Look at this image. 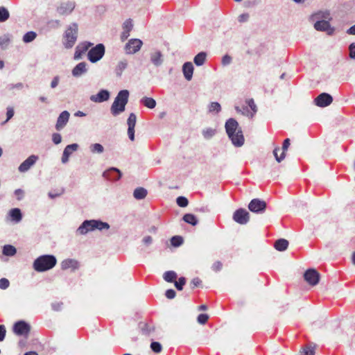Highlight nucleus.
<instances>
[{
  "label": "nucleus",
  "mask_w": 355,
  "mask_h": 355,
  "mask_svg": "<svg viewBox=\"0 0 355 355\" xmlns=\"http://www.w3.org/2000/svg\"><path fill=\"white\" fill-rule=\"evenodd\" d=\"M151 349L155 353H159L162 352V345L158 342H152L150 344Z\"/></svg>",
  "instance_id": "nucleus-43"
},
{
  "label": "nucleus",
  "mask_w": 355,
  "mask_h": 355,
  "mask_svg": "<svg viewBox=\"0 0 355 355\" xmlns=\"http://www.w3.org/2000/svg\"><path fill=\"white\" fill-rule=\"evenodd\" d=\"M349 57L352 59H355V43H352L349 47Z\"/></svg>",
  "instance_id": "nucleus-53"
},
{
  "label": "nucleus",
  "mask_w": 355,
  "mask_h": 355,
  "mask_svg": "<svg viewBox=\"0 0 355 355\" xmlns=\"http://www.w3.org/2000/svg\"><path fill=\"white\" fill-rule=\"evenodd\" d=\"M266 208V203L263 200L254 198L248 205V209L254 213H262Z\"/></svg>",
  "instance_id": "nucleus-10"
},
{
  "label": "nucleus",
  "mask_w": 355,
  "mask_h": 355,
  "mask_svg": "<svg viewBox=\"0 0 355 355\" xmlns=\"http://www.w3.org/2000/svg\"><path fill=\"white\" fill-rule=\"evenodd\" d=\"M58 83H59V77L58 76L54 77L53 80L51 81V87L52 88L56 87L57 85H58Z\"/></svg>",
  "instance_id": "nucleus-62"
},
{
  "label": "nucleus",
  "mask_w": 355,
  "mask_h": 355,
  "mask_svg": "<svg viewBox=\"0 0 355 355\" xmlns=\"http://www.w3.org/2000/svg\"><path fill=\"white\" fill-rule=\"evenodd\" d=\"M274 246L278 251H284L288 248V241L284 239H280L275 241Z\"/></svg>",
  "instance_id": "nucleus-28"
},
{
  "label": "nucleus",
  "mask_w": 355,
  "mask_h": 355,
  "mask_svg": "<svg viewBox=\"0 0 355 355\" xmlns=\"http://www.w3.org/2000/svg\"><path fill=\"white\" fill-rule=\"evenodd\" d=\"M6 330L4 325L0 324V342L3 341L6 336Z\"/></svg>",
  "instance_id": "nucleus-56"
},
{
  "label": "nucleus",
  "mask_w": 355,
  "mask_h": 355,
  "mask_svg": "<svg viewBox=\"0 0 355 355\" xmlns=\"http://www.w3.org/2000/svg\"><path fill=\"white\" fill-rule=\"evenodd\" d=\"M176 288L179 291H182L183 286L186 284V279L184 277L179 278L178 281L174 282Z\"/></svg>",
  "instance_id": "nucleus-44"
},
{
  "label": "nucleus",
  "mask_w": 355,
  "mask_h": 355,
  "mask_svg": "<svg viewBox=\"0 0 355 355\" xmlns=\"http://www.w3.org/2000/svg\"><path fill=\"white\" fill-rule=\"evenodd\" d=\"M69 116L70 114L68 111H63L60 113L55 125V128L57 130H62L66 125L69 121Z\"/></svg>",
  "instance_id": "nucleus-19"
},
{
  "label": "nucleus",
  "mask_w": 355,
  "mask_h": 355,
  "mask_svg": "<svg viewBox=\"0 0 355 355\" xmlns=\"http://www.w3.org/2000/svg\"><path fill=\"white\" fill-rule=\"evenodd\" d=\"M150 60L155 67H159L164 61L163 54L159 50H154L150 53Z\"/></svg>",
  "instance_id": "nucleus-21"
},
{
  "label": "nucleus",
  "mask_w": 355,
  "mask_h": 355,
  "mask_svg": "<svg viewBox=\"0 0 355 355\" xmlns=\"http://www.w3.org/2000/svg\"><path fill=\"white\" fill-rule=\"evenodd\" d=\"M9 18V12L4 7H0V22L6 21Z\"/></svg>",
  "instance_id": "nucleus-40"
},
{
  "label": "nucleus",
  "mask_w": 355,
  "mask_h": 355,
  "mask_svg": "<svg viewBox=\"0 0 355 355\" xmlns=\"http://www.w3.org/2000/svg\"><path fill=\"white\" fill-rule=\"evenodd\" d=\"M75 8V3L72 1L63 2L58 7L57 11L60 15H68L71 13Z\"/></svg>",
  "instance_id": "nucleus-18"
},
{
  "label": "nucleus",
  "mask_w": 355,
  "mask_h": 355,
  "mask_svg": "<svg viewBox=\"0 0 355 355\" xmlns=\"http://www.w3.org/2000/svg\"><path fill=\"white\" fill-rule=\"evenodd\" d=\"M105 46L103 44H97L89 51L87 53L88 60L91 62H96L103 58L105 54Z\"/></svg>",
  "instance_id": "nucleus-6"
},
{
  "label": "nucleus",
  "mask_w": 355,
  "mask_h": 355,
  "mask_svg": "<svg viewBox=\"0 0 355 355\" xmlns=\"http://www.w3.org/2000/svg\"><path fill=\"white\" fill-rule=\"evenodd\" d=\"M216 134V130L213 128H209L203 130L202 135L205 139H210Z\"/></svg>",
  "instance_id": "nucleus-41"
},
{
  "label": "nucleus",
  "mask_w": 355,
  "mask_h": 355,
  "mask_svg": "<svg viewBox=\"0 0 355 355\" xmlns=\"http://www.w3.org/2000/svg\"><path fill=\"white\" fill-rule=\"evenodd\" d=\"M9 215L11 217L12 220L15 223H19V221H21L22 218L21 211L18 208L12 209L9 211Z\"/></svg>",
  "instance_id": "nucleus-30"
},
{
  "label": "nucleus",
  "mask_w": 355,
  "mask_h": 355,
  "mask_svg": "<svg viewBox=\"0 0 355 355\" xmlns=\"http://www.w3.org/2000/svg\"><path fill=\"white\" fill-rule=\"evenodd\" d=\"M183 243V239L181 236H175L171 239V244L173 246L178 247L180 246Z\"/></svg>",
  "instance_id": "nucleus-46"
},
{
  "label": "nucleus",
  "mask_w": 355,
  "mask_h": 355,
  "mask_svg": "<svg viewBox=\"0 0 355 355\" xmlns=\"http://www.w3.org/2000/svg\"><path fill=\"white\" fill-rule=\"evenodd\" d=\"M14 115V110L12 107H7V112H6V116H7V119L6 120V121L4 122L6 123L7 121H8Z\"/></svg>",
  "instance_id": "nucleus-52"
},
{
  "label": "nucleus",
  "mask_w": 355,
  "mask_h": 355,
  "mask_svg": "<svg viewBox=\"0 0 355 355\" xmlns=\"http://www.w3.org/2000/svg\"><path fill=\"white\" fill-rule=\"evenodd\" d=\"M79 268V263L78 261L72 259H67L62 261L61 263V268L62 270L71 269L72 271H74Z\"/></svg>",
  "instance_id": "nucleus-24"
},
{
  "label": "nucleus",
  "mask_w": 355,
  "mask_h": 355,
  "mask_svg": "<svg viewBox=\"0 0 355 355\" xmlns=\"http://www.w3.org/2000/svg\"><path fill=\"white\" fill-rule=\"evenodd\" d=\"M10 42V39L8 36L3 35L0 37V47L2 49L6 48Z\"/></svg>",
  "instance_id": "nucleus-47"
},
{
  "label": "nucleus",
  "mask_w": 355,
  "mask_h": 355,
  "mask_svg": "<svg viewBox=\"0 0 355 355\" xmlns=\"http://www.w3.org/2000/svg\"><path fill=\"white\" fill-rule=\"evenodd\" d=\"M121 176V171L116 168H110L103 173V177L110 181H116Z\"/></svg>",
  "instance_id": "nucleus-17"
},
{
  "label": "nucleus",
  "mask_w": 355,
  "mask_h": 355,
  "mask_svg": "<svg viewBox=\"0 0 355 355\" xmlns=\"http://www.w3.org/2000/svg\"><path fill=\"white\" fill-rule=\"evenodd\" d=\"M17 252L16 248L11 245H6L3 248V254L6 256H14Z\"/></svg>",
  "instance_id": "nucleus-35"
},
{
  "label": "nucleus",
  "mask_w": 355,
  "mask_h": 355,
  "mask_svg": "<svg viewBox=\"0 0 355 355\" xmlns=\"http://www.w3.org/2000/svg\"><path fill=\"white\" fill-rule=\"evenodd\" d=\"M247 103L248 105V106L251 108V110L253 111V113H252L250 114V116L252 117L253 115L257 112V106L254 102V100L253 99H249L247 101Z\"/></svg>",
  "instance_id": "nucleus-48"
},
{
  "label": "nucleus",
  "mask_w": 355,
  "mask_h": 355,
  "mask_svg": "<svg viewBox=\"0 0 355 355\" xmlns=\"http://www.w3.org/2000/svg\"><path fill=\"white\" fill-rule=\"evenodd\" d=\"M37 36V34L33 31L26 33L23 37V41L25 43H28L33 41Z\"/></svg>",
  "instance_id": "nucleus-38"
},
{
  "label": "nucleus",
  "mask_w": 355,
  "mask_h": 355,
  "mask_svg": "<svg viewBox=\"0 0 355 355\" xmlns=\"http://www.w3.org/2000/svg\"><path fill=\"white\" fill-rule=\"evenodd\" d=\"M314 28L317 31H326L328 35L333 34L334 29L331 27L329 21L325 20L318 21L314 24Z\"/></svg>",
  "instance_id": "nucleus-16"
},
{
  "label": "nucleus",
  "mask_w": 355,
  "mask_h": 355,
  "mask_svg": "<svg viewBox=\"0 0 355 355\" xmlns=\"http://www.w3.org/2000/svg\"><path fill=\"white\" fill-rule=\"evenodd\" d=\"M231 62H232V58L228 55H224L222 58V64L224 66L230 64L231 63Z\"/></svg>",
  "instance_id": "nucleus-55"
},
{
  "label": "nucleus",
  "mask_w": 355,
  "mask_h": 355,
  "mask_svg": "<svg viewBox=\"0 0 355 355\" xmlns=\"http://www.w3.org/2000/svg\"><path fill=\"white\" fill-rule=\"evenodd\" d=\"M141 103L144 106L150 109H153L156 106V101L153 98L149 97H144L141 100Z\"/></svg>",
  "instance_id": "nucleus-32"
},
{
  "label": "nucleus",
  "mask_w": 355,
  "mask_h": 355,
  "mask_svg": "<svg viewBox=\"0 0 355 355\" xmlns=\"http://www.w3.org/2000/svg\"><path fill=\"white\" fill-rule=\"evenodd\" d=\"M209 316L207 314L202 313L198 316V322L202 324H205L207 322Z\"/></svg>",
  "instance_id": "nucleus-49"
},
{
  "label": "nucleus",
  "mask_w": 355,
  "mask_h": 355,
  "mask_svg": "<svg viewBox=\"0 0 355 355\" xmlns=\"http://www.w3.org/2000/svg\"><path fill=\"white\" fill-rule=\"evenodd\" d=\"M87 64L85 62H82L78 63L72 70V75L75 77H78L87 71Z\"/></svg>",
  "instance_id": "nucleus-27"
},
{
  "label": "nucleus",
  "mask_w": 355,
  "mask_h": 355,
  "mask_svg": "<svg viewBox=\"0 0 355 355\" xmlns=\"http://www.w3.org/2000/svg\"><path fill=\"white\" fill-rule=\"evenodd\" d=\"M93 45L91 42H83L78 44L76 48V51L74 53V59H80L83 53H85L89 47Z\"/></svg>",
  "instance_id": "nucleus-22"
},
{
  "label": "nucleus",
  "mask_w": 355,
  "mask_h": 355,
  "mask_svg": "<svg viewBox=\"0 0 355 355\" xmlns=\"http://www.w3.org/2000/svg\"><path fill=\"white\" fill-rule=\"evenodd\" d=\"M143 44V42L139 39H131L125 46V51L127 54H134L139 51Z\"/></svg>",
  "instance_id": "nucleus-7"
},
{
  "label": "nucleus",
  "mask_w": 355,
  "mask_h": 355,
  "mask_svg": "<svg viewBox=\"0 0 355 355\" xmlns=\"http://www.w3.org/2000/svg\"><path fill=\"white\" fill-rule=\"evenodd\" d=\"M249 18V15L247 13L242 14L239 17V21L240 22H244L246 21Z\"/></svg>",
  "instance_id": "nucleus-61"
},
{
  "label": "nucleus",
  "mask_w": 355,
  "mask_h": 355,
  "mask_svg": "<svg viewBox=\"0 0 355 355\" xmlns=\"http://www.w3.org/2000/svg\"><path fill=\"white\" fill-rule=\"evenodd\" d=\"M30 325L24 321L17 322L13 326V331L18 336H27L30 332Z\"/></svg>",
  "instance_id": "nucleus-9"
},
{
  "label": "nucleus",
  "mask_w": 355,
  "mask_h": 355,
  "mask_svg": "<svg viewBox=\"0 0 355 355\" xmlns=\"http://www.w3.org/2000/svg\"><path fill=\"white\" fill-rule=\"evenodd\" d=\"M315 345L309 343L302 348L301 355H315Z\"/></svg>",
  "instance_id": "nucleus-29"
},
{
  "label": "nucleus",
  "mask_w": 355,
  "mask_h": 355,
  "mask_svg": "<svg viewBox=\"0 0 355 355\" xmlns=\"http://www.w3.org/2000/svg\"><path fill=\"white\" fill-rule=\"evenodd\" d=\"M304 277L310 285L315 286L319 282L320 274L315 269H309L305 272Z\"/></svg>",
  "instance_id": "nucleus-11"
},
{
  "label": "nucleus",
  "mask_w": 355,
  "mask_h": 355,
  "mask_svg": "<svg viewBox=\"0 0 355 355\" xmlns=\"http://www.w3.org/2000/svg\"><path fill=\"white\" fill-rule=\"evenodd\" d=\"M129 92L126 89L120 91L115 98L112 106L111 112L116 116L125 110V105L128 103Z\"/></svg>",
  "instance_id": "nucleus-4"
},
{
  "label": "nucleus",
  "mask_w": 355,
  "mask_h": 355,
  "mask_svg": "<svg viewBox=\"0 0 355 355\" xmlns=\"http://www.w3.org/2000/svg\"><path fill=\"white\" fill-rule=\"evenodd\" d=\"M109 98V92L105 89H101L96 95L91 96L90 100L95 103H101L107 101Z\"/></svg>",
  "instance_id": "nucleus-23"
},
{
  "label": "nucleus",
  "mask_w": 355,
  "mask_h": 355,
  "mask_svg": "<svg viewBox=\"0 0 355 355\" xmlns=\"http://www.w3.org/2000/svg\"><path fill=\"white\" fill-rule=\"evenodd\" d=\"M62 303H54L52 304V307L55 311H59L61 308Z\"/></svg>",
  "instance_id": "nucleus-63"
},
{
  "label": "nucleus",
  "mask_w": 355,
  "mask_h": 355,
  "mask_svg": "<svg viewBox=\"0 0 355 355\" xmlns=\"http://www.w3.org/2000/svg\"><path fill=\"white\" fill-rule=\"evenodd\" d=\"M78 145L77 144H72L67 146L62 153V162L64 164L68 162L70 155L73 152L76 151L78 150Z\"/></svg>",
  "instance_id": "nucleus-20"
},
{
  "label": "nucleus",
  "mask_w": 355,
  "mask_h": 355,
  "mask_svg": "<svg viewBox=\"0 0 355 355\" xmlns=\"http://www.w3.org/2000/svg\"><path fill=\"white\" fill-rule=\"evenodd\" d=\"M110 225L107 223L102 222L97 220H85L76 230V234L85 235L87 233L95 230H102L103 229L108 230Z\"/></svg>",
  "instance_id": "nucleus-3"
},
{
  "label": "nucleus",
  "mask_w": 355,
  "mask_h": 355,
  "mask_svg": "<svg viewBox=\"0 0 355 355\" xmlns=\"http://www.w3.org/2000/svg\"><path fill=\"white\" fill-rule=\"evenodd\" d=\"M78 36V25L75 23L69 26L64 34L63 44L65 48L70 49L76 43Z\"/></svg>",
  "instance_id": "nucleus-5"
},
{
  "label": "nucleus",
  "mask_w": 355,
  "mask_h": 355,
  "mask_svg": "<svg viewBox=\"0 0 355 355\" xmlns=\"http://www.w3.org/2000/svg\"><path fill=\"white\" fill-rule=\"evenodd\" d=\"M177 204L181 207H185L188 205V200L183 196H180L176 200Z\"/></svg>",
  "instance_id": "nucleus-45"
},
{
  "label": "nucleus",
  "mask_w": 355,
  "mask_h": 355,
  "mask_svg": "<svg viewBox=\"0 0 355 355\" xmlns=\"http://www.w3.org/2000/svg\"><path fill=\"white\" fill-rule=\"evenodd\" d=\"M233 220L241 225H245L250 220V214L245 209L241 208L234 211Z\"/></svg>",
  "instance_id": "nucleus-8"
},
{
  "label": "nucleus",
  "mask_w": 355,
  "mask_h": 355,
  "mask_svg": "<svg viewBox=\"0 0 355 355\" xmlns=\"http://www.w3.org/2000/svg\"><path fill=\"white\" fill-rule=\"evenodd\" d=\"M38 159V157L37 155H32L29 156L25 161H24L19 166L18 169L21 173L26 172L30 169V168L33 166L37 160Z\"/></svg>",
  "instance_id": "nucleus-13"
},
{
  "label": "nucleus",
  "mask_w": 355,
  "mask_h": 355,
  "mask_svg": "<svg viewBox=\"0 0 355 355\" xmlns=\"http://www.w3.org/2000/svg\"><path fill=\"white\" fill-rule=\"evenodd\" d=\"M183 220L192 225H196L198 223V220L196 217L191 214H187L184 216Z\"/></svg>",
  "instance_id": "nucleus-37"
},
{
  "label": "nucleus",
  "mask_w": 355,
  "mask_h": 355,
  "mask_svg": "<svg viewBox=\"0 0 355 355\" xmlns=\"http://www.w3.org/2000/svg\"><path fill=\"white\" fill-rule=\"evenodd\" d=\"M137 116L134 113H131L128 119V135L131 141L135 139V127L136 125Z\"/></svg>",
  "instance_id": "nucleus-14"
},
{
  "label": "nucleus",
  "mask_w": 355,
  "mask_h": 355,
  "mask_svg": "<svg viewBox=\"0 0 355 355\" xmlns=\"http://www.w3.org/2000/svg\"><path fill=\"white\" fill-rule=\"evenodd\" d=\"M24 191L20 189H16L15 191V195L17 200H21L24 196Z\"/></svg>",
  "instance_id": "nucleus-58"
},
{
  "label": "nucleus",
  "mask_w": 355,
  "mask_h": 355,
  "mask_svg": "<svg viewBox=\"0 0 355 355\" xmlns=\"http://www.w3.org/2000/svg\"><path fill=\"white\" fill-rule=\"evenodd\" d=\"M201 284V280L198 277L192 279L191 284L193 288L198 286Z\"/></svg>",
  "instance_id": "nucleus-59"
},
{
  "label": "nucleus",
  "mask_w": 355,
  "mask_h": 355,
  "mask_svg": "<svg viewBox=\"0 0 355 355\" xmlns=\"http://www.w3.org/2000/svg\"><path fill=\"white\" fill-rule=\"evenodd\" d=\"M89 149L93 153H102L104 150L103 146L100 144H94L89 146Z\"/></svg>",
  "instance_id": "nucleus-39"
},
{
  "label": "nucleus",
  "mask_w": 355,
  "mask_h": 355,
  "mask_svg": "<svg viewBox=\"0 0 355 355\" xmlns=\"http://www.w3.org/2000/svg\"><path fill=\"white\" fill-rule=\"evenodd\" d=\"M133 24L131 19H127L123 24V31L121 34L122 41L125 40L130 35V32L132 29Z\"/></svg>",
  "instance_id": "nucleus-25"
},
{
  "label": "nucleus",
  "mask_w": 355,
  "mask_h": 355,
  "mask_svg": "<svg viewBox=\"0 0 355 355\" xmlns=\"http://www.w3.org/2000/svg\"><path fill=\"white\" fill-rule=\"evenodd\" d=\"M52 140L55 144H59L62 141V137L59 133H53Z\"/></svg>",
  "instance_id": "nucleus-51"
},
{
  "label": "nucleus",
  "mask_w": 355,
  "mask_h": 355,
  "mask_svg": "<svg viewBox=\"0 0 355 355\" xmlns=\"http://www.w3.org/2000/svg\"><path fill=\"white\" fill-rule=\"evenodd\" d=\"M289 146H290V139H286L284 141V142H283L282 153L280 155V156L278 155V152L280 150L279 147H276L274 149L273 154H274V156L275 157V159L278 162H280L281 161H282L285 158V155H286L285 152L288 150Z\"/></svg>",
  "instance_id": "nucleus-15"
},
{
  "label": "nucleus",
  "mask_w": 355,
  "mask_h": 355,
  "mask_svg": "<svg viewBox=\"0 0 355 355\" xmlns=\"http://www.w3.org/2000/svg\"><path fill=\"white\" fill-rule=\"evenodd\" d=\"M57 263L55 256L46 254L37 257L33 262V268L37 272H44L53 268Z\"/></svg>",
  "instance_id": "nucleus-2"
},
{
  "label": "nucleus",
  "mask_w": 355,
  "mask_h": 355,
  "mask_svg": "<svg viewBox=\"0 0 355 355\" xmlns=\"http://www.w3.org/2000/svg\"><path fill=\"white\" fill-rule=\"evenodd\" d=\"M128 66V62L126 60H122L119 61L116 66L115 73L117 76H121L123 71L126 69Z\"/></svg>",
  "instance_id": "nucleus-31"
},
{
  "label": "nucleus",
  "mask_w": 355,
  "mask_h": 355,
  "mask_svg": "<svg viewBox=\"0 0 355 355\" xmlns=\"http://www.w3.org/2000/svg\"><path fill=\"white\" fill-rule=\"evenodd\" d=\"M221 110L220 105L217 102H212L209 106V112H216L218 113Z\"/></svg>",
  "instance_id": "nucleus-42"
},
{
  "label": "nucleus",
  "mask_w": 355,
  "mask_h": 355,
  "mask_svg": "<svg viewBox=\"0 0 355 355\" xmlns=\"http://www.w3.org/2000/svg\"><path fill=\"white\" fill-rule=\"evenodd\" d=\"M176 279L177 274L174 271H167L164 274V279L167 282H174Z\"/></svg>",
  "instance_id": "nucleus-36"
},
{
  "label": "nucleus",
  "mask_w": 355,
  "mask_h": 355,
  "mask_svg": "<svg viewBox=\"0 0 355 355\" xmlns=\"http://www.w3.org/2000/svg\"><path fill=\"white\" fill-rule=\"evenodd\" d=\"M152 241L153 239L150 236H146L143 239V242L146 245L151 244Z\"/></svg>",
  "instance_id": "nucleus-60"
},
{
  "label": "nucleus",
  "mask_w": 355,
  "mask_h": 355,
  "mask_svg": "<svg viewBox=\"0 0 355 355\" xmlns=\"http://www.w3.org/2000/svg\"><path fill=\"white\" fill-rule=\"evenodd\" d=\"M182 71L187 80H191L193 73V64L190 62H185L182 67Z\"/></svg>",
  "instance_id": "nucleus-26"
},
{
  "label": "nucleus",
  "mask_w": 355,
  "mask_h": 355,
  "mask_svg": "<svg viewBox=\"0 0 355 355\" xmlns=\"http://www.w3.org/2000/svg\"><path fill=\"white\" fill-rule=\"evenodd\" d=\"M10 285L9 281L6 278H1L0 279V288L6 289Z\"/></svg>",
  "instance_id": "nucleus-50"
},
{
  "label": "nucleus",
  "mask_w": 355,
  "mask_h": 355,
  "mask_svg": "<svg viewBox=\"0 0 355 355\" xmlns=\"http://www.w3.org/2000/svg\"><path fill=\"white\" fill-rule=\"evenodd\" d=\"M222 266H223V264L220 261H216L213 263L212 265V269L216 271V272H218L219 270H221L222 268Z\"/></svg>",
  "instance_id": "nucleus-54"
},
{
  "label": "nucleus",
  "mask_w": 355,
  "mask_h": 355,
  "mask_svg": "<svg viewBox=\"0 0 355 355\" xmlns=\"http://www.w3.org/2000/svg\"><path fill=\"white\" fill-rule=\"evenodd\" d=\"M225 130L234 146H241L244 144V137L242 130L239 127V123L235 119H230L226 121Z\"/></svg>",
  "instance_id": "nucleus-1"
},
{
  "label": "nucleus",
  "mask_w": 355,
  "mask_h": 355,
  "mask_svg": "<svg viewBox=\"0 0 355 355\" xmlns=\"http://www.w3.org/2000/svg\"><path fill=\"white\" fill-rule=\"evenodd\" d=\"M133 195L136 199L141 200L146 196L147 191L142 187H139L135 190Z\"/></svg>",
  "instance_id": "nucleus-34"
},
{
  "label": "nucleus",
  "mask_w": 355,
  "mask_h": 355,
  "mask_svg": "<svg viewBox=\"0 0 355 355\" xmlns=\"http://www.w3.org/2000/svg\"><path fill=\"white\" fill-rule=\"evenodd\" d=\"M314 101L316 105L324 107L329 105L332 103L333 98L329 94L322 93L315 98Z\"/></svg>",
  "instance_id": "nucleus-12"
},
{
  "label": "nucleus",
  "mask_w": 355,
  "mask_h": 355,
  "mask_svg": "<svg viewBox=\"0 0 355 355\" xmlns=\"http://www.w3.org/2000/svg\"><path fill=\"white\" fill-rule=\"evenodd\" d=\"M166 297L168 299H173L175 297V291L173 289H168L166 291Z\"/></svg>",
  "instance_id": "nucleus-57"
},
{
  "label": "nucleus",
  "mask_w": 355,
  "mask_h": 355,
  "mask_svg": "<svg viewBox=\"0 0 355 355\" xmlns=\"http://www.w3.org/2000/svg\"><path fill=\"white\" fill-rule=\"evenodd\" d=\"M347 33L349 34V35H355V25L352 26V27H350Z\"/></svg>",
  "instance_id": "nucleus-64"
},
{
  "label": "nucleus",
  "mask_w": 355,
  "mask_h": 355,
  "mask_svg": "<svg viewBox=\"0 0 355 355\" xmlns=\"http://www.w3.org/2000/svg\"><path fill=\"white\" fill-rule=\"evenodd\" d=\"M206 56H207V55L205 52L199 53L198 54H197L195 56V58L193 59L194 63L197 66L202 65L205 63V61L206 60Z\"/></svg>",
  "instance_id": "nucleus-33"
}]
</instances>
